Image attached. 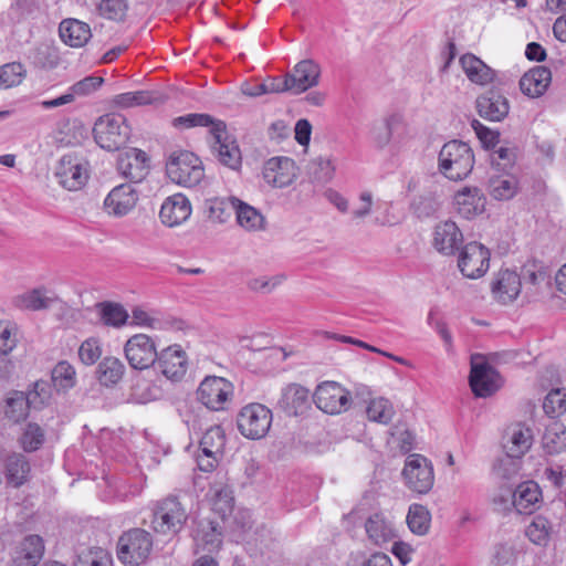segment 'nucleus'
<instances>
[{
    "label": "nucleus",
    "mask_w": 566,
    "mask_h": 566,
    "mask_svg": "<svg viewBox=\"0 0 566 566\" xmlns=\"http://www.w3.org/2000/svg\"><path fill=\"white\" fill-rule=\"evenodd\" d=\"M314 402L318 409L328 415H339L349 409L350 392L336 381H325L317 386Z\"/></svg>",
    "instance_id": "1a4fd4ad"
},
{
    "label": "nucleus",
    "mask_w": 566,
    "mask_h": 566,
    "mask_svg": "<svg viewBox=\"0 0 566 566\" xmlns=\"http://www.w3.org/2000/svg\"><path fill=\"white\" fill-rule=\"evenodd\" d=\"M431 515L428 509L421 504H412L407 515V524L410 531L417 535H424L430 527Z\"/></svg>",
    "instance_id": "37998d69"
},
{
    "label": "nucleus",
    "mask_w": 566,
    "mask_h": 566,
    "mask_svg": "<svg viewBox=\"0 0 566 566\" xmlns=\"http://www.w3.org/2000/svg\"><path fill=\"white\" fill-rule=\"evenodd\" d=\"M117 546V556L123 564L138 566L150 554L153 547L151 535L145 530L134 528L119 537Z\"/></svg>",
    "instance_id": "423d86ee"
},
{
    "label": "nucleus",
    "mask_w": 566,
    "mask_h": 566,
    "mask_svg": "<svg viewBox=\"0 0 566 566\" xmlns=\"http://www.w3.org/2000/svg\"><path fill=\"white\" fill-rule=\"evenodd\" d=\"M155 366L168 380L180 381L188 367L186 352L179 345L169 346L158 353Z\"/></svg>",
    "instance_id": "4468645a"
},
{
    "label": "nucleus",
    "mask_w": 566,
    "mask_h": 566,
    "mask_svg": "<svg viewBox=\"0 0 566 566\" xmlns=\"http://www.w3.org/2000/svg\"><path fill=\"white\" fill-rule=\"evenodd\" d=\"M475 107L478 114L491 122L503 120L510 111L507 98L499 91L489 90L476 98Z\"/></svg>",
    "instance_id": "aec40b11"
},
{
    "label": "nucleus",
    "mask_w": 566,
    "mask_h": 566,
    "mask_svg": "<svg viewBox=\"0 0 566 566\" xmlns=\"http://www.w3.org/2000/svg\"><path fill=\"white\" fill-rule=\"evenodd\" d=\"M96 143L104 149H119L128 140L130 128L120 114H106L99 117L93 128Z\"/></svg>",
    "instance_id": "20e7f679"
},
{
    "label": "nucleus",
    "mask_w": 566,
    "mask_h": 566,
    "mask_svg": "<svg viewBox=\"0 0 566 566\" xmlns=\"http://www.w3.org/2000/svg\"><path fill=\"white\" fill-rule=\"evenodd\" d=\"M522 287L520 275L510 270L500 271L492 282L493 297L502 303H512L520 294Z\"/></svg>",
    "instance_id": "b1692460"
},
{
    "label": "nucleus",
    "mask_w": 566,
    "mask_h": 566,
    "mask_svg": "<svg viewBox=\"0 0 566 566\" xmlns=\"http://www.w3.org/2000/svg\"><path fill=\"white\" fill-rule=\"evenodd\" d=\"M166 171L171 181L184 187H195L205 178L202 161L188 150L171 151L166 163Z\"/></svg>",
    "instance_id": "f03ea898"
},
{
    "label": "nucleus",
    "mask_w": 566,
    "mask_h": 566,
    "mask_svg": "<svg viewBox=\"0 0 566 566\" xmlns=\"http://www.w3.org/2000/svg\"><path fill=\"white\" fill-rule=\"evenodd\" d=\"M237 422L242 436L258 440L269 432L272 424V411L262 403H249L240 410Z\"/></svg>",
    "instance_id": "0eeeda50"
},
{
    "label": "nucleus",
    "mask_w": 566,
    "mask_h": 566,
    "mask_svg": "<svg viewBox=\"0 0 566 566\" xmlns=\"http://www.w3.org/2000/svg\"><path fill=\"white\" fill-rule=\"evenodd\" d=\"M150 165L147 154L138 148H128L117 158V170L132 182H140L149 174Z\"/></svg>",
    "instance_id": "2eb2a0df"
},
{
    "label": "nucleus",
    "mask_w": 566,
    "mask_h": 566,
    "mask_svg": "<svg viewBox=\"0 0 566 566\" xmlns=\"http://www.w3.org/2000/svg\"><path fill=\"white\" fill-rule=\"evenodd\" d=\"M29 408L31 407L27 402L24 394L15 391L6 400L4 415L9 420L19 422L25 419Z\"/></svg>",
    "instance_id": "8fccbe9b"
},
{
    "label": "nucleus",
    "mask_w": 566,
    "mask_h": 566,
    "mask_svg": "<svg viewBox=\"0 0 566 566\" xmlns=\"http://www.w3.org/2000/svg\"><path fill=\"white\" fill-rule=\"evenodd\" d=\"M491 501L494 510L497 512L506 513L512 509L515 510L514 490L510 485L503 484L499 486L492 494Z\"/></svg>",
    "instance_id": "bf43d9fd"
},
{
    "label": "nucleus",
    "mask_w": 566,
    "mask_h": 566,
    "mask_svg": "<svg viewBox=\"0 0 566 566\" xmlns=\"http://www.w3.org/2000/svg\"><path fill=\"white\" fill-rule=\"evenodd\" d=\"M551 82V70L546 66H535L521 77L520 88L524 95L537 98L547 91Z\"/></svg>",
    "instance_id": "c85d7f7f"
},
{
    "label": "nucleus",
    "mask_w": 566,
    "mask_h": 566,
    "mask_svg": "<svg viewBox=\"0 0 566 566\" xmlns=\"http://www.w3.org/2000/svg\"><path fill=\"white\" fill-rule=\"evenodd\" d=\"M405 485L417 494H427L434 484V471L424 455L412 453L405 460L401 472Z\"/></svg>",
    "instance_id": "39448f33"
},
{
    "label": "nucleus",
    "mask_w": 566,
    "mask_h": 566,
    "mask_svg": "<svg viewBox=\"0 0 566 566\" xmlns=\"http://www.w3.org/2000/svg\"><path fill=\"white\" fill-rule=\"evenodd\" d=\"M6 478L8 484L13 488H20L29 480L31 471L28 459L21 453L9 454L3 460Z\"/></svg>",
    "instance_id": "72a5a7b5"
},
{
    "label": "nucleus",
    "mask_w": 566,
    "mask_h": 566,
    "mask_svg": "<svg viewBox=\"0 0 566 566\" xmlns=\"http://www.w3.org/2000/svg\"><path fill=\"white\" fill-rule=\"evenodd\" d=\"M517 190L518 182L513 175L494 176L489 181L490 195L496 200H510Z\"/></svg>",
    "instance_id": "ea45409f"
},
{
    "label": "nucleus",
    "mask_w": 566,
    "mask_h": 566,
    "mask_svg": "<svg viewBox=\"0 0 566 566\" xmlns=\"http://www.w3.org/2000/svg\"><path fill=\"white\" fill-rule=\"evenodd\" d=\"M125 373V365L116 357H105L97 366V379L106 387L119 382Z\"/></svg>",
    "instance_id": "58836bf2"
},
{
    "label": "nucleus",
    "mask_w": 566,
    "mask_h": 566,
    "mask_svg": "<svg viewBox=\"0 0 566 566\" xmlns=\"http://www.w3.org/2000/svg\"><path fill=\"white\" fill-rule=\"evenodd\" d=\"M366 413L370 421L386 424L391 421L395 409L388 399L379 397L369 401Z\"/></svg>",
    "instance_id": "c03bdc74"
},
{
    "label": "nucleus",
    "mask_w": 566,
    "mask_h": 566,
    "mask_svg": "<svg viewBox=\"0 0 566 566\" xmlns=\"http://www.w3.org/2000/svg\"><path fill=\"white\" fill-rule=\"evenodd\" d=\"M491 253L479 242L467 243L459 253L458 269L470 280L482 277L489 270Z\"/></svg>",
    "instance_id": "9d476101"
},
{
    "label": "nucleus",
    "mask_w": 566,
    "mask_h": 566,
    "mask_svg": "<svg viewBox=\"0 0 566 566\" xmlns=\"http://www.w3.org/2000/svg\"><path fill=\"white\" fill-rule=\"evenodd\" d=\"M229 203L235 212L237 221L247 231H259L264 229L265 219L254 207L243 202L237 197H229Z\"/></svg>",
    "instance_id": "2f4dec72"
},
{
    "label": "nucleus",
    "mask_w": 566,
    "mask_h": 566,
    "mask_svg": "<svg viewBox=\"0 0 566 566\" xmlns=\"http://www.w3.org/2000/svg\"><path fill=\"white\" fill-rule=\"evenodd\" d=\"M532 443V430L517 423L506 430L503 447L505 454L511 458L521 459L530 450Z\"/></svg>",
    "instance_id": "cd10ccee"
},
{
    "label": "nucleus",
    "mask_w": 566,
    "mask_h": 566,
    "mask_svg": "<svg viewBox=\"0 0 566 566\" xmlns=\"http://www.w3.org/2000/svg\"><path fill=\"white\" fill-rule=\"evenodd\" d=\"M319 65L313 60H302L287 73L293 94H301L318 84Z\"/></svg>",
    "instance_id": "4be33fe9"
},
{
    "label": "nucleus",
    "mask_w": 566,
    "mask_h": 566,
    "mask_svg": "<svg viewBox=\"0 0 566 566\" xmlns=\"http://www.w3.org/2000/svg\"><path fill=\"white\" fill-rule=\"evenodd\" d=\"M402 125V117L397 114L376 122L370 132L374 144L379 148L386 147L390 143L394 133Z\"/></svg>",
    "instance_id": "e433bc0d"
},
{
    "label": "nucleus",
    "mask_w": 566,
    "mask_h": 566,
    "mask_svg": "<svg viewBox=\"0 0 566 566\" xmlns=\"http://www.w3.org/2000/svg\"><path fill=\"white\" fill-rule=\"evenodd\" d=\"M99 306L102 321L105 325L118 328L127 323L129 315L120 304L102 303Z\"/></svg>",
    "instance_id": "3c124183"
},
{
    "label": "nucleus",
    "mask_w": 566,
    "mask_h": 566,
    "mask_svg": "<svg viewBox=\"0 0 566 566\" xmlns=\"http://www.w3.org/2000/svg\"><path fill=\"white\" fill-rule=\"evenodd\" d=\"M191 211L189 199L182 193H175L161 205L159 218L165 226L172 228L187 221Z\"/></svg>",
    "instance_id": "5701e85b"
},
{
    "label": "nucleus",
    "mask_w": 566,
    "mask_h": 566,
    "mask_svg": "<svg viewBox=\"0 0 566 566\" xmlns=\"http://www.w3.org/2000/svg\"><path fill=\"white\" fill-rule=\"evenodd\" d=\"M226 444V434L220 426L210 427L200 440V449L202 452L218 454L222 457Z\"/></svg>",
    "instance_id": "a18cd8bd"
},
{
    "label": "nucleus",
    "mask_w": 566,
    "mask_h": 566,
    "mask_svg": "<svg viewBox=\"0 0 566 566\" xmlns=\"http://www.w3.org/2000/svg\"><path fill=\"white\" fill-rule=\"evenodd\" d=\"M44 442V431L38 423H28L24 428L20 443L24 451L38 450Z\"/></svg>",
    "instance_id": "6e6d98bb"
},
{
    "label": "nucleus",
    "mask_w": 566,
    "mask_h": 566,
    "mask_svg": "<svg viewBox=\"0 0 566 566\" xmlns=\"http://www.w3.org/2000/svg\"><path fill=\"white\" fill-rule=\"evenodd\" d=\"M195 541L198 547L209 553L218 551L222 543L221 533L211 523L208 524L207 531H200L195 535Z\"/></svg>",
    "instance_id": "13d9d810"
},
{
    "label": "nucleus",
    "mask_w": 566,
    "mask_h": 566,
    "mask_svg": "<svg viewBox=\"0 0 566 566\" xmlns=\"http://www.w3.org/2000/svg\"><path fill=\"white\" fill-rule=\"evenodd\" d=\"M335 167L329 158L319 157L310 166L311 176L318 182L326 184L332 180Z\"/></svg>",
    "instance_id": "680f3d73"
},
{
    "label": "nucleus",
    "mask_w": 566,
    "mask_h": 566,
    "mask_svg": "<svg viewBox=\"0 0 566 566\" xmlns=\"http://www.w3.org/2000/svg\"><path fill=\"white\" fill-rule=\"evenodd\" d=\"M59 32L61 40L72 48H82L92 36L90 25L76 19L63 20Z\"/></svg>",
    "instance_id": "473e14b6"
},
{
    "label": "nucleus",
    "mask_w": 566,
    "mask_h": 566,
    "mask_svg": "<svg viewBox=\"0 0 566 566\" xmlns=\"http://www.w3.org/2000/svg\"><path fill=\"white\" fill-rule=\"evenodd\" d=\"M368 538L381 546L396 537L394 525L382 514H374L365 523Z\"/></svg>",
    "instance_id": "c9c22d12"
},
{
    "label": "nucleus",
    "mask_w": 566,
    "mask_h": 566,
    "mask_svg": "<svg viewBox=\"0 0 566 566\" xmlns=\"http://www.w3.org/2000/svg\"><path fill=\"white\" fill-rule=\"evenodd\" d=\"M188 521V512L176 496H167L157 502L151 525L156 533L178 534Z\"/></svg>",
    "instance_id": "7ed1b4c3"
},
{
    "label": "nucleus",
    "mask_w": 566,
    "mask_h": 566,
    "mask_svg": "<svg viewBox=\"0 0 566 566\" xmlns=\"http://www.w3.org/2000/svg\"><path fill=\"white\" fill-rule=\"evenodd\" d=\"M102 355L101 342L97 338L84 340L78 348L81 361L87 366L95 364Z\"/></svg>",
    "instance_id": "e2e57ef3"
},
{
    "label": "nucleus",
    "mask_w": 566,
    "mask_h": 566,
    "mask_svg": "<svg viewBox=\"0 0 566 566\" xmlns=\"http://www.w3.org/2000/svg\"><path fill=\"white\" fill-rule=\"evenodd\" d=\"M130 317V325L138 327L155 329L160 324V321L157 317H155L150 312L144 310L142 306L133 307Z\"/></svg>",
    "instance_id": "774afa93"
},
{
    "label": "nucleus",
    "mask_w": 566,
    "mask_h": 566,
    "mask_svg": "<svg viewBox=\"0 0 566 566\" xmlns=\"http://www.w3.org/2000/svg\"><path fill=\"white\" fill-rule=\"evenodd\" d=\"M213 140L212 149L220 164L232 170H238L242 164L241 151L237 142L228 135L226 125L223 136H220L219 140L218 138H213Z\"/></svg>",
    "instance_id": "7c9ffc66"
},
{
    "label": "nucleus",
    "mask_w": 566,
    "mask_h": 566,
    "mask_svg": "<svg viewBox=\"0 0 566 566\" xmlns=\"http://www.w3.org/2000/svg\"><path fill=\"white\" fill-rule=\"evenodd\" d=\"M172 126L184 130L193 127H207L212 138L220 139L224 133V122L206 113H190L172 119Z\"/></svg>",
    "instance_id": "393cba45"
},
{
    "label": "nucleus",
    "mask_w": 566,
    "mask_h": 566,
    "mask_svg": "<svg viewBox=\"0 0 566 566\" xmlns=\"http://www.w3.org/2000/svg\"><path fill=\"white\" fill-rule=\"evenodd\" d=\"M52 395L51 384L45 380H39L34 382L33 389L24 395V398L31 408L41 409L50 403Z\"/></svg>",
    "instance_id": "09e8293b"
},
{
    "label": "nucleus",
    "mask_w": 566,
    "mask_h": 566,
    "mask_svg": "<svg viewBox=\"0 0 566 566\" xmlns=\"http://www.w3.org/2000/svg\"><path fill=\"white\" fill-rule=\"evenodd\" d=\"M55 177L63 188L76 191L87 182L88 172L82 160L75 156L65 155L57 163Z\"/></svg>",
    "instance_id": "ddd939ff"
},
{
    "label": "nucleus",
    "mask_w": 566,
    "mask_h": 566,
    "mask_svg": "<svg viewBox=\"0 0 566 566\" xmlns=\"http://www.w3.org/2000/svg\"><path fill=\"white\" fill-rule=\"evenodd\" d=\"M544 449L553 454L566 449V427L559 421L549 423L543 436Z\"/></svg>",
    "instance_id": "a19ab883"
},
{
    "label": "nucleus",
    "mask_w": 566,
    "mask_h": 566,
    "mask_svg": "<svg viewBox=\"0 0 566 566\" xmlns=\"http://www.w3.org/2000/svg\"><path fill=\"white\" fill-rule=\"evenodd\" d=\"M18 344V326L9 319L0 321V354L8 355Z\"/></svg>",
    "instance_id": "5fc2aeb1"
},
{
    "label": "nucleus",
    "mask_w": 566,
    "mask_h": 566,
    "mask_svg": "<svg viewBox=\"0 0 566 566\" xmlns=\"http://www.w3.org/2000/svg\"><path fill=\"white\" fill-rule=\"evenodd\" d=\"M298 174L295 161L285 156L268 159L262 168L263 180L273 188H284L293 184Z\"/></svg>",
    "instance_id": "f8f14e48"
},
{
    "label": "nucleus",
    "mask_w": 566,
    "mask_h": 566,
    "mask_svg": "<svg viewBox=\"0 0 566 566\" xmlns=\"http://www.w3.org/2000/svg\"><path fill=\"white\" fill-rule=\"evenodd\" d=\"M127 10V0H101L97 4L98 14L113 21H123L126 17Z\"/></svg>",
    "instance_id": "864d4df0"
},
{
    "label": "nucleus",
    "mask_w": 566,
    "mask_h": 566,
    "mask_svg": "<svg viewBox=\"0 0 566 566\" xmlns=\"http://www.w3.org/2000/svg\"><path fill=\"white\" fill-rule=\"evenodd\" d=\"M52 381L60 390H69L76 384V373L74 367L62 360L55 365L52 370Z\"/></svg>",
    "instance_id": "de8ad7c7"
},
{
    "label": "nucleus",
    "mask_w": 566,
    "mask_h": 566,
    "mask_svg": "<svg viewBox=\"0 0 566 566\" xmlns=\"http://www.w3.org/2000/svg\"><path fill=\"white\" fill-rule=\"evenodd\" d=\"M551 533L552 524L542 515L535 516L525 531V534L531 542L542 546H545L548 543Z\"/></svg>",
    "instance_id": "49530a36"
},
{
    "label": "nucleus",
    "mask_w": 566,
    "mask_h": 566,
    "mask_svg": "<svg viewBox=\"0 0 566 566\" xmlns=\"http://www.w3.org/2000/svg\"><path fill=\"white\" fill-rule=\"evenodd\" d=\"M138 193L132 184L114 187L104 199V210L108 216L120 218L136 207Z\"/></svg>",
    "instance_id": "dca6fc26"
},
{
    "label": "nucleus",
    "mask_w": 566,
    "mask_h": 566,
    "mask_svg": "<svg viewBox=\"0 0 566 566\" xmlns=\"http://www.w3.org/2000/svg\"><path fill=\"white\" fill-rule=\"evenodd\" d=\"M44 554V543L39 535L25 536L14 548V566H36Z\"/></svg>",
    "instance_id": "bb28decb"
},
{
    "label": "nucleus",
    "mask_w": 566,
    "mask_h": 566,
    "mask_svg": "<svg viewBox=\"0 0 566 566\" xmlns=\"http://www.w3.org/2000/svg\"><path fill=\"white\" fill-rule=\"evenodd\" d=\"M543 409L552 418L564 415L566 412V389L551 390L544 399Z\"/></svg>",
    "instance_id": "603ef678"
},
{
    "label": "nucleus",
    "mask_w": 566,
    "mask_h": 566,
    "mask_svg": "<svg viewBox=\"0 0 566 566\" xmlns=\"http://www.w3.org/2000/svg\"><path fill=\"white\" fill-rule=\"evenodd\" d=\"M163 102L164 98L161 95L153 91L127 92L117 94L113 97L114 105L120 108L143 106Z\"/></svg>",
    "instance_id": "4c0bfd02"
},
{
    "label": "nucleus",
    "mask_w": 566,
    "mask_h": 566,
    "mask_svg": "<svg viewBox=\"0 0 566 566\" xmlns=\"http://www.w3.org/2000/svg\"><path fill=\"white\" fill-rule=\"evenodd\" d=\"M277 407L286 416L296 417L310 408V390L298 384H290L282 389Z\"/></svg>",
    "instance_id": "412c9836"
},
{
    "label": "nucleus",
    "mask_w": 566,
    "mask_h": 566,
    "mask_svg": "<svg viewBox=\"0 0 566 566\" xmlns=\"http://www.w3.org/2000/svg\"><path fill=\"white\" fill-rule=\"evenodd\" d=\"M198 400L208 409L220 411L233 396V385L222 377H206L197 390Z\"/></svg>",
    "instance_id": "9b49d317"
},
{
    "label": "nucleus",
    "mask_w": 566,
    "mask_h": 566,
    "mask_svg": "<svg viewBox=\"0 0 566 566\" xmlns=\"http://www.w3.org/2000/svg\"><path fill=\"white\" fill-rule=\"evenodd\" d=\"M75 566H112V556L103 548H91L78 555Z\"/></svg>",
    "instance_id": "4d7b16f0"
},
{
    "label": "nucleus",
    "mask_w": 566,
    "mask_h": 566,
    "mask_svg": "<svg viewBox=\"0 0 566 566\" xmlns=\"http://www.w3.org/2000/svg\"><path fill=\"white\" fill-rule=\"evenodd\" d=\"M463 243V233L452 220L439 222L432 233V245L442 255H454Z\"/></svg>",
    "instance_id": "f3484780"
},
{
    "label": "nucleus",
    "mask_w": 566,
    "mask_h": 566,
    "mask_svg": "<svg viewBox=\"0 0 566 566\" xmlns=\"http://www.w3.org/2000/svg\"><path fill=\"white\" fill-rule=\"evenodd\" d=\"M470 386L476 397H489L500 388V375L486 363H473L470 373Z\"/></svg>",
    "instance_id": "6ab92c4d"
},
{
    "label": "nucleus",
    "mask_w": 566,
    "mask_h": 566,
    "mask_svg": "<svg viewBox=\"0 0 566 566\" xmlns=\"http://www.w3.org/2000/svg\"><path fill=\"white\" fill-rule=\"evenodd\" d=\"M285 280L286 276L284 274L263 275L249 280L248 287L251 291L268 294L279 287Z\"/></svg>",
    "instance_id": "052dcab7"
},
{
    "label": "nucleus",
    "mask_w": 566,
    "mask_h": 566,
    "mask_svg": "<svg viewBox=\"0 0 566 566\" xmlns=\"http://www.w3.org/2000/svg\"><path fill=\"white\" fill-rule=\"evenodd\" d=\"M460 64L467 77L476 85L485 86L495 78L494 70L474 54H463Z\"/></svg>",
    "instance_id": "c756f323"
},
{
    "label": "nucleus",
    "mask_w": 566,
    "mask_h": 566,
    "mask_svg": "<svg viewBox=\"0 0 566 566\" xmlns=\"http://www.w3.org/2000/svg\"><path fill=\"white\" fill-rule=\"evenodd\" d=\"M542 496L538 484L534 481L521 483L514 490L515 511L520 514H530L536 510Z\"/></svg>",
    "instance_id": "f704fd0d"
},
{
    "label": "nucleus",
    "mask_w": 566,
    "mask_h": 566,
    "mask_svg": "<svg viewBox=\"0 0 566 566\" xmlns=\"http://www.w3.org/2000/svg\"><path fill=\"white\" fill-rule=\"evenodd\" d=\"M124 355L129 366L136 370H145L154 366L158 358L156 343L147 334H135L124 345Z\"/></svg>",
    "instance_id": "6e6552de"
},
{
    "label": "nucleus",
    "mask_w": 566,
    "mask_h": 566,
    "mask_svg": "<svg viewBox=\"0 0 566 566\" xmlns=\"http://www.w3.org/2000/svg\"><path fill=\"white\" fill-rule=\"evenodd\" d=\"M104 78L101 76H86L83 80L74 83L70 88L69 93L72 94L73 101L76 96H85L102 86Z\"/></svg>",
    "instance_id": "0e129e2a"
},
{
    "label": "nucleus",
    "mask_w": 566,
    "mask_h": 566,
    "mask_svg": "<svg viewBox=\"0 0 566 566\" xmlns=\"http://www.w3.org/2000/svg\"><path fill=\"white\" fill-rule=\"evenodd\" d=\"M159 395V389L146 380L138 381L132 389V398L138 403L154 401Z\"/></svg>",
    "instance_id": "69168bd1"
},
{
    "label": "nucleus",
    "mask_w": 566,
    "mask_h": 566,
    "mask_svg": "<svg viewBox=\"0 0 566 566\" xmlns=\"http://www.w3.org/2000/svg\"><path fill=\"white\" fill-rule=\"evenodd\" d=\"M57 301L59 297L54 291L41 285L15 295L12 304L21 311L38 312L49 310Z\"/></svg>",
    "instance_id": "a211bd4d"
},
{
    "label": "nucleus",
    "mask_w": 566,
    "mask_h": 566,
    "mask_svg": "<svg viewBox=\"0 0 566 566\" xmlns=\"http://www.w3.org/2000/svg\"><path fill=\"white\" fill-rule=\"evenodd\" d=\"M27 76V69L20 62H10L0 66V90L19 86Z\"/></svg>",
    "instance_id": "79ce46f5"
},
{
    "label": "nucleus",
    "mask_w": 566,
    "mask_h": 566,
    "mask_svg": "<svg viewBox=\"0 0 566 566\" xmlns=\"http://www.w3.org/2000/svg\"><path fill=\"white\" fill-rule=\"evenodd\" d=\"M439 170L450 180L467 178L474 166V155L470 146L460 140L446 143L439 153Z\"/></svg>",
    "instance_id": "f257e3e1"
},
{
    "label": "nucleus",
    "mask_w": 566,
    "mask_h": 566,
    "mask_svg": "<svg viewBox=\"0 0 566 566\" xmlns=\"http://www.w3.org/2000/svg\"><path fill=\"white\" fill-rule=\"evenodd\" d=\"M516 460V458H511L507 454L500 459L493 467L496 476L502 480H511L516 476L520 471V464Z\"/></svg>",
    "instance_id": "338daca9"
},
{
    "label": "nucleus",
    "mask_w": 566,
    "mask_h": 566,
    "mask_svg": "<svg viewBox=\"0 0 566 566\" xmlns=\"http://www.w3.org/2000/svg\"><path fill=\"white\" fill-rule=\"evenodd\" d=\"M457 212L464 219H473L485 208V198L476 187H464L454 196Z\"/></svg>",
    "instance_id": "a878e982"
}]
</instances>
